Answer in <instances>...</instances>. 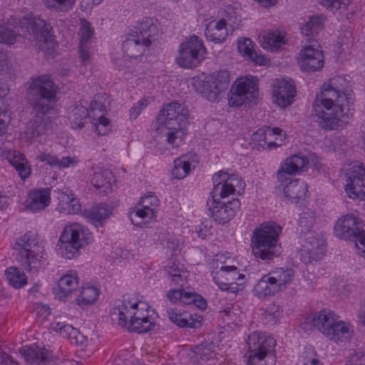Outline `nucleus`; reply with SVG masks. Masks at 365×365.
<instances>
[{"instance_id": "nucleus-1", "label": "nucleus", "mask_w": 365, "mask_h": 365, "mask_svg": "<svg viewBox=\"0 0 365 365\" xmlns=\"http://www.w3.org/2000/svg\"><path fill=\"white\" fill-rule=\"evenodd\" d=\"M354 101L353 92L346 78L339 76L330 78L312 104L319 127L326 130L343 128L345 119L349 118L346 110H349Z\"/></svg>"}, {"instance_id": "nucleus-2", "label": "nucleus", "mask_w": 365, "mask_h": 365, "mask_svg": "<svg viewBox=\"0 0 365 365\" xmlns=\"http://www.w3.org/2000/svg\"><path fill=\"white\" fill-rule=\"evenodd\" d=\"M58 90V86L48 75H39L30 79L26 98L37 113L25 131V138L30 143L46 132L48 118L44 115L53 109Z\"/></svg>"}, {"instance_id": "nucleus-3", "label": "nucleus", "mask_w": 365, "mask_h": 365, "mask_svg": "<svg viewBox=\"0 0 365 365\" xmlns=\"http://www.w3.org/2000/svg\"><path fill=\"white\" fill-rule=\"evenodd\" d=\"M189 110L182 104L173 101L163 106L155 120L157 133L165 138L173 147L179 146L186 135L189 124Z\"/></svg>"}, {"instance_id": "nucleus-4", "label": "nucleus", "mask_w": 365, "mask_h": 365, "mask_svg": "<svg viewBox=\"0 0 365 365\" xmlns=\"http://www.w3.org/2000/svg\"><path fill=\"white\" fill-rule=\"evenodd\" d=\"M305 331L317 329L329 341L336 344L349 341L354 335L350 322L339 320L333 312L322 310L309 315L302 324Z\"/></svg>"}, {"instance_id": "nucleus-5", "label": "nucleus", "mask_w": 365, "mask_h": 365, "mask_svg": "<svg viewBox=\"0 0 365 365\" xmlns=\"http://www.w3.org/2000/svg\"><path fill=\"white\" fill-rule=\"evenodd\" d=\"M112 320L125 327L130 319V331L145 333L154 326L153 319L149 314V306L143 302H130L125 298L110 311Z\"/></svg>"}, {"instance_id": "nucleus-6", "label": "nucleus", "mask_w": 365, "mask_h": 365, "mask_svg": "<svg viewBox=\"0 0 365 365\" xmlns=\"http://www.w3.org/2000/svg\"><path fill=\"white\" fill-rule=\"evenodd\" d=\"M282 227L274 222H269L256 227L252 237V252L255 257L262 260H271L280 253L278 244Z\"/></svg>"}, {"instance_id": "nucleus-7", "label": "nucleus", "mask_w": 365, "mask_h": 365, "mask_svg": "<svg viewBox=\"0 0 365 365\" xmlns=\"http://www.w3.org/2000/svg\"><path fill=\"white\" fill-rule=\"evenodd\" d=\"M93 240L92 233L84 225L79 223L66 225L58 242L59 252L66 259L76 258L81 250L92 243Z\"/></svg>"}, {"instance_id": "nucleus-8", "label": "nucleus", "mask_w": 365, "mask_h": 365, "mask_svg": "<svg viewBox=\"0 0 365 365\" xmlns=\"http://www.w3.org/2000/svg\"><path fill=\"white\" fill-rule=\"evenodd\" d=\"M247 365H275L276 341L265 332L256 331L247 340Z\"/></svg>"}, {"instance_id": "nucleus-9", "label": "nucleus", "mask_w": 365, "mask_h": 365, "mask_svg": "<svg viewBox=\"0 0 365 365\" xmlns=\"http://www.w3.org/2000/svg\"><path fill=\"white\" fill-rule=\"evenodd\" d=\"M19 27L22 30L25 37L32 36L34 40L39 42V48L46 50L48 48H53L55 41L51 34L52 29L50 24L38 16L24 17L19 20Z\"/></svg>"}, {"instance_id": "nucleus-10", "label": "nucleus", "mask_w": 365, "mask_h": 365, "mask_svg": "<svg viewBox=\"0 0 365 365\" xmlns=\"http://www.w3.org/2000/svg\"><path fill=\"white\" fill-rule=\"evenodd\" d=\"M230 74L227 71H220L195 79L196 91L210 101H217L220 94L230 84Z\"/></svg>"}, {"instance_id": "nucleus-11", "label": "nucleus", "mask_w": 365, "mask_h": 365, "mask_svg": "<svg viewBox=\"0 0 365 365\" xmlns=\"http://www.w3.org/2000/svg\"><path fill=\"white\" fill-rule=\"evenodd\" d=\"M205 55L206 48L202 39L193 35L180 45L176 62L182 68L196 67L205 59Z\"/></svg>"}, {"instance_id": "nucleus-12", "label": "nucleus", "mask_w": 365, "mask_h": 365, "mask_svg": "<svg viewBox=\"0 0 365 365\" xmlns=\"http://www.w3.org/2000/svg\"><path fill=\"white\" fill-rule=\"evenodd\" d=\"M159 207V200L153 192H148L141 197L139 203L130 212L131 222L138 226H142L155 220Z\"/></svg>"}, {"instance_id": "nucleus-13", "label": "nucleus", "mask_w": 365, "mask_h": 365, "mask_svg": "<svg viewBox=\"0 0 365 365\" xmlns=\"http://www.w3.org/2000/svg\"><path fill=\"white\" fill-rule=\"evenodd\" d=\"M346 177V195L351 199L365 200V167L359 163L351 165Z\"/></svg>"}, {"instance_id": "nucleus-14", "label": "nucleus", "mask_w": 365, "mask_h": 365, "mask_svg": "<svg viewBox=\"0 0 365 365\" xmlns=\"http://www.w3.org/2000/svg\"><path fill=\"white\" fill-rule=\"evenodd\" d=\"M212 276L215 284L221 290L236 294L239 291L237 281L243 279L244 275L239 273L238 268L234 265H217L212 272Z\"/></svg>"}, {"instance_id": "nucleus-15", "label": "nucleus", "mask_w": 365, "mask_h": 365, "mask_svg": "<svg viewBox=\"0 0 365 365\" xmlns=\"http://www.w3.org/2000/svg\"><path fill=\"white\" fill-rule=\"evenodd\" d=\"M324 55L317 41L302 47L299 53L298 64L300 68L307 73L321 70L324 66Z\"/></svg>"}, {"instance_id": "nucleus-16", "label": "nucleus", "mask_w": 365, "mask_h": 365, "mask_svg": "<svg viewBox=\"0 0 365 365\" xmlns=\"http://www.w3.org/2000/svg\"><path fill=\"white\" fill-rule=\"evenodd\" d=\"M214 182L213 192L217 198L219 195L220 197L225 198L234 194L236 187H244L245 182L235 174L228 173L222 170L215 173L212 177Z\"/></svg>"}, {"instance_id": "nucleus-17", "label": "nucleus", "mask_w": 365, "mask_h": 365, "mask_svg": "<svg viewBox=\"0 0 365 365\" xmlns=\"http://www.w3.org/2000/svg\"><path fill=\"white\" fill-rule=\"evenodd\" d=\"M207 205L213 219L220 224H225L235 215L240 209V202L239 200L234 199L227 203H222L212 195V198L207 200Z\"/></svg>"}, {"instance_id": "nucleus-18", "label": "nucleus", "mask_w": 365, "mask_h": 365, "mask_svg": "<svg viewBox=\"0 0 365 365\" xmlns=\"http://www.w3.org/2000/svg\"><path fill=\"white\" fill-rule=\"evenodd\" d=\"M296 88L290 78H277L272 84V101L280 108H287L294 101Z\"/></svg>"}, {"instance_id": "nucleus-19", "label": "nucleus", "mask_w": 365, "mask_h": 365, "mask_svg": "<svg viewBox=\"0 0 365 365\" xmlns=\"http://www.w3.org/2000/svg\"><path fill=\"white\" fill-rule=\"evenodd\" d=\"M360 219L351 214L339 217L334 225V234L341 239L354 240H359V233L364 232L360 229Z\"/></svg>"}, {"instance_id": "nucleus-20", "label": "nucleus", "mask_w": 365, "mask_h": 365, "mask_svg": "<svg viewBox=\"0 0 365 365\" xmlns=\"http://www.w3.org/2000/svg\"><path fill=\"white\" fill-rule=\"evenodd\" d=\"M50 329L58 333L62 337L66 338L72 344L85 347L88 344V339L71 325L63 322L61 317H56L50 325Z\"/></svg>"}, {"instance_id": "nucleus-21", "label": "nucleus", "mask_w": 365, "mask_h": 365, "mask_svg": "<svg viewBox=\"0 0 365 365\" xmlns=\"http://www.w3.org/2000/svg\"><path fill=\"white\" fill-rule=\"evenodd\" d=\"M79 284L78 274L76 270L66 272L58 280L54 289L56 297L61 301H67Z\"/></svg>"}, {"instance_id": "nucleus-22", "label": "nucleus", "mask_w": 365, "mask_h": 365, "mask_svg": "<svg viewBox=\"0 0 365 365\" xmlns=\"http://www.w3.org/2000/svg\"><path fill=\"white\" fill-rule=\"evenodd\" d=\"M308 163L306 157L299 155H294L287 158L280 165L277 171V177L282 183H285L289 177L296 175L299 170L304 168Z\"/></svg>"}, {"instance_id": "nucleus-23", "label": "nucleus", "mask_w": 365, "mask_h": 365, "mask_svg": "<svg viewBox=\"0 0 365 365\" xmlns=\"http://www.w3.org/2000/svg\"><path fill=\"white\" fill-rule=\"evenodd\" d=\"M21 265L31 273L43 271L49 264L48 254L44 247L37 248L19 258Z\"/></svg>"}, {"instance_id": "nucleus-24", "label": "nucleus", "mask_w": 365, "mask_h": 365, "mask_svg": "<svg viewBox=\"0 0 365 365\" xmlns=\"http://www.w3.org/2000/svg\"><path fill=\"white\" fill-rule=\"evenodd\" d=\"M0 156L5 157L16 169L19 177L26 180L31 173V165L25 156L17 150H6L0 147Z\"/></svg>"}, {"instance_id": "nucleus-25", "label": "nucleus", "mask_w": 365, "mask_h": 365, "mask_svg": "<svg viewBox=\"0 0 365 365\" xmlns=\"http://www.w3.org/2000/svg\"><path fill=\"white\" fill-rule=\"evenodd\" d=\"M93 171L91 181L93 187L101 193L106 194L111 192L115 182L113 173L101 167H95Z\"/></svg>"}, {"instance_id": "nucleus-26", "label": "nucleus", "mask_w": 365, "mask_h": 365, "mask_svg": "<svg viewBox=\"0 0 365 365\" xmlns=\"http://www.w3.org/2000/svg\"><path fill=\"white\" fill-rule=\"evenodd\" d=\"M150 46L148 40L144 41L137 33H135L128 36L123 43L122 49L127 57L136 58L141 56Z\"/></svg>"}, {"instance_id": "nucleus-27", "label": "nucleus", "mask_w": 365, "mask_h": 365, "mask_svg": "<svg viewBox=\"0 0 365 365\" xmlns=\"http://www.w3.org/2000/svg\"><path fill=\"white\" fill-rule=\"evenodd\" d=\"M51 202V190L49 188H40L31 190L25 201V207L32 212L45 209Z\"/></svg>"}, {"instance_id": "nucleus-28", "label": "nucleus", "mask_w": 365, "mask_h": 365, "mask_svg": "<svg viewBox=\"0 0 365 365\" xmlns=\"http://www.w3.org/2000/svg\"><path fill=\"white\" fill-rule=\"evenodd\" d=\"M56 210L63 215H74L81 211V204L73 193L61 192L58 195Z\"/></svg>"}, {"instance_id": "nucleus-29", "label": "nucleus", "mask_w": 365, "mask_h": 365, "mask_svg": "<svg viewBox=\"0 0 365 365\" xmlns=\"http://www.w3.org/2000/svg\"><path fill=\"white\" fill-rule=\"evenodd\" d=\"M233 29L229 30L225 19H222L218 21L210 22L205 30L206 38L215 43L223 42Z\"/></svg>"}, {"instance_id": "nucleus-30", "label": "nucleus", "mask_w": 365, "mask_h": 365, "mask_svg": "<svg viewBox=\"0 0 365 365\" xmlns=\"http://www.w3.org/2000/svg\"><path fill=\"white\" fill-rule=\"evenodd\" d=\"M307 185L299 180H291L283 188L284 197L291 202L294 203L300 200H304L307 197Z\"/></svg>"}, {"instance_id": "nucleus-31", "label": "nucleus", "mask_w": 365, "mask_h": 365, "mask_svg": "<svg viewBox=\"0 0 365 365\" xmlns=\"http://www.w3.org/2000/svg\"><path fill=\"white\" fill-rule=\"evenodd\" d=\"M43 246L39 245L36 235L31 232L22 235L14 245V248L19 252V258Z\"/></svg>"}, {"instance_id": "nucleus-32", "label": "nucleus", "mask_w": 365, "mask_h": 365, "mask_svg": "<svg viewBox=\"0 0 365 365\" xmlns=\"http://www.w3.org/2000/svg\"><path fill=\"white\" fill-rule=\"evenodd\" d=\"M259 42L263 48L274 51L286 43L285 36L278 30L270 31L259 36Z\"/></svg>"}, {"instance_id": "nucleus-33", "label": "nucleus", "mask_w": 365, "mask_h": 365, "mask_svg": "<svg viewBox=\"0 0 365 365\" xmlns=\"http://www.w3.org/2000/svg\"><path fill=\"white\" fill-rule=\"evenodd\" d=\"M303 247V252L309 255V259L319 260L324 254L325 241L323 238L317 237L310 233L309 236L306 238Z\"/></svg>"}, {"instance_id": "nucleus-34", "label": "nucleus", "mask_w": 365, "mask_h": 365, "mask_svg": "<svg viewBox=\"0 0 365 365\" xmlns=\"http://www.w3.org/2000/svg\"><path fill=\"white\" fill-rule=\"evenodd\" d=\"M165 271L172 285L180 287L185 285L189 274L183 264L176 262H170L167 265Z\"/></svg>"}, {"instance_id": "nucleus-35", "label": "nucleus", "mask_w": 365, "mask_h": 365, "mask_svg": "<svg viewBox=\"0 0 365 365\" xmlns=\"http://www.w3.org/2000/svg\"><path fill=\"white\" fill-rule=\"evenodd\" d=\"M157 20L151 17H145L138 24L135 33L144 41L148 40L151 45L153 37L159 32Z\"/></svg>"}, {"instance_id": "nucleus-36", "label": "nucleus", "mask_w": 365, "mask_h": 365, "mask_svg": "<svg viewBox=\"0 0 365 365\" xmlns=\"http://www.w3.org/2000/svg\"><path fill=\"white\" fill-rule=\"evenodd\" d=\"M21 353L26 361L36 365H40L50 357L47 349L38 346H24L21 349Z\"/></svg>"}, {"instance_id": "nucleus-37", "label": "nucleus", "mask_w": 365, "mask_h": 365, "mask_svg": "<svg viewBox=\"0 0 365 365\" xmlns=\"http://www.w3.org/2000/svg\"><path fill=\"white\" fill-rule=\"evenodd\" d=\"M253 294L259 299L273 296L279 292L269 274L264 275L255 285Z\"/></svg>"}, {"instance_id": "nucleus-38", "label": "nucleus", "mask_w": 365, "mask_h": 365, "mask_svg": "<svg viewBox=\"0 0 365 365\" xmlns=\"http://www.w3.org/2000/svg\"><path fill=\"white\" fill-rule=\"evenodd\" d=\"M111 213L110 207L106 204H100L83 211V215L96 225L102 224L110 217Z\"/></svg>"}, {"instance_id": "nucleus-39", "label": "nucleus", "mask_w": 365, "mask_h": 365, "mask_svg": "<svg viewBox=\"0 0 365 365\" xmlns=\"http://www.w3.org/2000/svg\"><path fill=\"white\" fill-rule=\"evenodd\" d=\"M235 91L250 99V102L256 101L258 97L257 81L254 78H242L236 81Z\"/></svg>"}, {"instance_id": "nucleus-40", "label": "nucleus", "mask_w": 365, "mask_h": 365, "mask_svg": "<svg viewBox=\"0 0 365 365\" xmlns=\"http://www.w3.org/2000/svg\"><path fill=\"white\" fill-rule=\"evenodd\" d=\"M279 291L285 289L292 282L294 272L289 268H277L269 273Z\"/></svg>"}, {"instance_id": "nucleus-41", "label": "nucleus", "mask_w": 365, "mask_h": 365, "mask_svg": "<svg viewBox=\"0 0 365 365\" xmlns=\"http://www.w3.org/2000/svg\"><path fill=\"white\" fill-rule=\"evenodd\" d=\"M99 295V290L94 286L86 284L78 291L75 302L80 307L93 304Z\"/></svg>"}, {"instance_id": "nucleus-42", "label": "nucleus", "mask_w": 365, "mask_h": 365, "mask_svg": "<svg viewBox=\"0 0 365 365\" xmlns=\"http://www.w3.org/2000/svg\"><path fill=\"white\" fill-rule=\"evenodd\" d=\"M154 240L166 250L174 252L179 249L180 240L173 234L168 232L163 228L158 229L154 235Z\"/></svg>"}, {"instance_id": "nucleus-43", "label": "nucleus", "mask_w": 365, "mask_h": 365, "mask_svg": "<svg viewBox=\"0 0 365 365\" xmlns=\"http://www.w3.org/2000/svg\"><path fill=\"white\" fill-rule=\"evenodd\" d=\"M88 117V110L82 105H78L71 109L68 113V120L73 129L83 128Z\"/></svg>"}, {"instance_id": "nucleus-44", "label": "nucleus", "mask_w": 365, "mask_h": 365, "mask_svg": "<svg viewBox=\"0 0 365 365\" xmlns=\"http://www.w3.org/2000/svg\"><path fill=\"white\" fill-rule=\"evenodd\" d=\"M169 319L180 327H194L195 322L187 312H180L176 309L170 308L167 311Z\"/></svg>"}, {"instance_id": "nucleus-45", "label": "nucleus", "mask_w": 365, "mask_h": 365, "mask_svg": "<svg viewBox=\"0 0 365 365\" xmlns=\"http://www.w3.org/2000/svg\"><path fill=\"white\" fill-rule=\"evenodd\" d=\"M9 283L15 288H21L26 284L27 278L24 271L16 267H10L5 271Z\"/></svg>"}, {"instance_id": "nucleus-46", "label": "nucleus", "mask_w": 365, "mask_h": 365, "mask_svg": "<svg viewBox=\"0 0 365 365\" xmlns=\"http://www.w3.org/2000/svg\"><path fill=\"white\" fill-rule=\"evenodd\" d=\"M324 18L321 16H313L307 22L301 26V32L307 36H314L323 29Z\"/></svg>"}, {"instance_id": "nucleus-47", "label": "nucleus", "mask_w": 365, "mask_h": 365, "mask_svg": "<svg viewBox=\"0 0 365 365\" xmlns=\"http://www.w3.org/2000/svg\"><path fill=\"white\" fill-rule=\"evenodd\" d=\"M191 170V163L186 156H182L174 161L172 175L177 179L185 178Z\"/></svg>"}, {"instance_id": "nucleus-48", "label": "nucleus", "mask_w": 365, "mask_h": 365, "mask_svg": "<svg viewBox=\"0 0 365 365\" xmlns=\"http://www.w3.org/2000/svg\"><path fill=\"white\" fill-rule=\"evenodd\" d=\"M16 70V65L14 61L7 52L0 50V72L11 77L14 75Z\"/></svg>"}, {"instance_id": "nucleus-49", "label": "nucleus", "mask_w": 365, "mask_h": 365, "mask_svg": "<svg viewBox=\"0 0 365 365\" xmlns=\"http://www.w3.org/2000/svg\"><path fill=\"white\" fill-rule=\"evenodd\" d=\"M13 25V22L8 21V25L0 24V43L6 45H13L16 41L18 31H14L9 27Z\"/></svg>"}, {"instance_id": "nucleus-50", "label": "nucleus", "mask_w": 365, "mask_h": 365, "mask_svg": "<svg viewBox=\"0 0 365 365\" xmlns=\"http://www.w3.org/2000/svg\"><path fill=\"white\" fill-rule=\"evenodd\" d=\"M76 0H43L46 8L57 12H67L72 9Z\"/></svg>"}, {"instance_id": "nucleus-51", "label": "nucleus", "mask_w": 365, "mask_h": 365, "mask_svg": "<svg viewBox=\"0 0 365 365\" xmlns=\"http://www.w3.org/2000/svg\"><path fill=\"white\" fill-rule=\"evenodd\" d=\"M79 43L91 44L93 37V29L91 24L85 19H81L79 27Z\"/></svg>"}, {"instance_id": "nucleus-52", "label": "nucleus", "mask_w": 365, "mask_h": 365, "mask_svg": "<svg viewBox=\"0 0 365 365\" xmlns=\"http://www.w3.org/2000/svg\"><path fill=\"white\" fill-rule=\"evenodd\" d=\"M192 353L194 354L196 361H207L212 355V345L209 344H201L197 345L193 348Z\"/></svg>"}, {"instance_id": "nucleus-53", "label": "nucleus", "mask_w": 365, "mask_h": 365, "mask_svg": "<svg viewBox=\"0 0 365 365\" xmlns=\"http://www.w3.org/2000/svg\"><path fill=\"white\" fill-rule=\"evenodd\" d=\"M220 313L224 322L227 324L237 322L240 317V310L238 307L235 304L227 305L220 311Z\"/></svg>"}, {"instance_id": "nucleus-54", "label": "nucleus", "mask_w": 365, "mask_h": 365, "mask_svg": "<svg viewBox=\"0 0 365 365\" xmlns=\"http://www.w3.org/2000/svg\"><path fill=\"white\" fill-rule=\"evenodd\" d=\"M91 123L95 128V131L101 135H107L110 130V120L104 115L96 119H91Z\"/></svg>"}, {"instance_id": "nucleus-55", "label": "nucleus", "mask_w": 365, "mask_h": 365, "mask_svg": "<svg viewBox=\"0 0 365 365\" xmlns=\"http://www.w3.org/2000/svg\"><path fill=\"white\" fill-rule=\"evenodd\" d=\"M315 222L314 212L311 210L303 212L299 219V225L302 227V232L308 230L312 227Z\"/></svg>"}, {"instance_id": "nucleus-56", "label": "nucleus", "mask_w": 365, "mask_h": 365, "mask_svg": "<svg viewBox=\"0 0 365 365\" xmlns=\"http://www.w3.org/2000/svg\"><path fill=\"white\" fill-rule=\"evenodd\" d=\"M237 48L240 54L247 58L255 50V45L251 39L244 38L238 41Z\"/></svg>"}, {"instance_id": "nucleus-57", "label": "nucleus", "mask_w": 365, "mask_h": 365, "mask_svg": "<svg viewBox=\"0 0 365 365\" xmlns=\"http://www.w3.org/2000/svg\"><path fill=\"white\" fill-rule=\"evenodd\" d=\"M282 309L279 305L269 304L264 311V317L269 322H275L280 317Z\"/></svg>"}, {"instance_id": "nucleus-58", "label": "nucleus", "mask_w": 365, "mask_h": 365, "mask_svg": "<svg viewBox=\"0 0 365 365\" xmlns=\"http://www.w3.org/2000/svg\"><path fill=\"white\" fill-rule=\"evenodd\" d=\"M106 111V106L101 103L94 100L91 101L90 104L88 118L91 119H96V118L102 117L105 115Z\"/></svg>"}, {"instance_id": "nucleus-59", "label": "nucleus", "mask_w": 365, "mask_h": 365, "mask_svg": "<svg viewBox=\"0 0 365 365\" xmlns=\"http://www.w3.org/2000/svg\"><path fill=\"white\" fill-rule=\"evenodd\" d=\"M351 0H320L319 3L327 9L336 11L346 8Z\"/></svg>"}, {"instance_id": "nucleus-60", "label": "nucleus", "mask_w": 365, "mask_h": 365, "mask_svg": "<svg viewBox=\"0 0 365 365\" xmlns=\"http://www.w3.org/2000/svg\"><path fill=\"white\" fill-rule=\"evenodd\" d=\"M248 102H250V99L237 91H235L228 99L230 107H240Z\"/></svg>"}, {"instance_id": "nucleus-61", "label": "nucleus", "mask_w": 365, "mask_h": 365, "mask_svg": "<svg viewBox=\"0 0 365 365\" xmlns=\"http://www.w3.org/2000/svg\"><path fill=\"white\" fill-rule=\"evenodd\" d=\"M150 103L149 98H143L139 101H138L135 104L130 110V116L133 119H136L141 112L148 106Z\"/></svg>"}, {"instance_id": "nucleus-62", "label": "nucleus", "mask_w": 365, "mask_h": 365, "mask_svg": "<svg viewBox=\"0 0 365 365\" xmlns=\"http://www.w3.org/2000/svg\"><path fill=\"white\" fill-rule=\"evenodd\" d=\"M79 163L78 159L76 157H63L59 159L56 158V163L55 167L58 168H67L69 167H74Z\"/></svg>"}, {"instance_id": "nucleus-63", "label": "nucleus", "mask_w": 365, "mask_h": 365, "mask_svg": "<svg viewBox=\"0 0 365 365\" xmlns=\"http://www.w3.org/2000/svg\"><path fill=\"white\" fill-rule=\"evenodd\" d=\"M305 353L307 355L304 365H323L312 346L307 347Z\"/></svg>"}, {"instance_id": "nucleus-64", "label": "nucleus", "mask_w": 365, "mask_h": 365, "mask_svg": "<svg viewBox=\"0 0 365 365\" xmlns=\"http://www.w3.org/2000/svg\"><path fill=\"white\" fill-rule=\"evenodd\" d=\"M9 123V114L6 108H0V136L6 133Z\"/></svg>"}]
</instances>
